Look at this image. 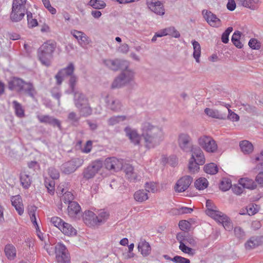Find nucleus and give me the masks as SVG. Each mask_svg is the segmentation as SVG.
<instances>
[{
    "label": "nucleus",
    "instance_id": "nucleus-26",
    "mask_svg": "<svg viewBox=\"0 0 263 263\" xmlns=\"http://www.w3.org/2000/svg\"><path fill=\"white\" fill-rule=\"evenodd\" d=\"M138 251L144 256H148L151 253V247L145 239H141L138 245Z\"/></svg>",
    "mask_w": 263,
    "mask_h": 263
},
{
    "label": "nucleus",
    "instance_id": "nucleus-13",
    "mask_svg": "<svg viewBox=\"0 0 263 263\" xmlns=\"http://www.w3.org/2000/svg\"><path fill=\"white\" fill-rule=\"evenodd\" d=\"M74 70V66L72 63H69L66 67L61 69L55 76L57 84L61 85L66 77L73 75Z\"/></svg>",
    "mask_w": 263,
    "mask_h": 263
},
{
    "label": "nucleus",
    "instance_id": "nucleus-30",
    "mask_svg": "<svg viewBox=\"0 0 263 263\" xmlns=\"http://www.w3.org/2000/svg\"><path fill=\"white\" fill-rule=\"evenodd\" d=\"M214 220L221 223L226 230L230 231L233 229V227L232 222L230 221L227 216L223 213H221V214L219 215Z\"/></svg>",
    "mask_w": 263,
    "mask_h": 263
},
{
    "label": "nucleus",
    "instance_id": "nucleus-64",
    "mask_svg": "<svg viewBox=\"0 0 263 263\" xmlns=\"http://www.w3.org/2000/svg\"><path fill=\"white\" fill-rule=\"evenodd\" d=\"M255 181L260 187H263V171L260 172L256 175Z\"/></svg>",
    "mask_w": 263,
    "mask_h": 263
},
{
    "label": "nucleus",
    "instance_id": "nucleus-28",
    "mask_svg": "<svg viewBox=\"0 0 263 263\" xmlns=\"http://www.w3.org/2000/svg\"><path fill=\"white\" fill-rule=\"evenodd\" d=\"M97 215L92 211H86L83 215V219L85 223L89 226H96Z\"/></svg>",
    "mask_w": 263,
    "mask_h": 263
},
{
    "label": "nucleus",
    "instance_id": "nucleus-12",
    "mask_svg": "<svg viewBox=\"0 0 263 263\" xmlns=\"http://www.w3.org/2000/svg\"><path fill=\"white\" fill-rule=\"evenodd\" d=\"M102 166L101 161H95L85 169L83 172V177L86 179L93 178L95 175L100 171Z\"/></svg>",
    "mask_w": 263,
    "mask_h": 263
},
{
    "label": "nucleus",
    "instance_id": "nucleus-17",
    "mask_svg": "<svg viewBox=\"0 0 263 263\" xmlns=\"http://www.w3.org/2000/svg\"><path fill=\"white\" fill-rule=\"evenodd\" d=\"M148 8L156 14L163 15L165 10L162 3L158 0H146Z\"/></svg>",
    "mask_w": 263,
    "mask_h": 263
},
{
    "label": "nucleus",
    "instance_id": "nucleus-57",
    "mask_svg": "<svg viewBox=\"0 0 263 263\" xmlns=\"http://www.w3.org/2000/svg\"><path fill=\"white\" fill-rule=\"evenodd\" d=\"M249 45L253 49L258 50L261 47V44L256 39H251L249 42Z\"/></svg>",
    "mask_w": 263,
    "mask_h": 263
},
{
    "label": "nucleus",
    "instance_id": "nucleus-41",
    "mask_svg": "<svg viewBox=\"0 0 263 263\" xmlns=\"http://www.w3.org/2000/svg\"><path fill=\"white\" fill-rule=\"evenodd\" d=\"M237 3L246 8L251 10H254L255 7L254 4L258 2V0H236Z\"/></svg>",
    "mask_w": 263,
    "mask_h": 263
},
{
    "label": "nucleus",
    "instance_id": "nucleus-10",
    "mask_svg": "<svg viewBox=\"0 0 263 263\" xmlns=\"http://www.w3.org/2000/svg\"><path fill=\"white\" fill-rule=\"evenodd\" d=\"M202 14L206 23L211 27L219 28L222 26V22L216 14L208 10H203Z\"/></svg>",
    "mask_w": 263,
    "mask_h": 263
},
{
    "label": "nucleus",
    "instance_id": "nucleus-61",
    "mask_svg": "<svg viewBox=\"0 0 263 263\" xmlns=\"http://www.w3.org/2000/svg\"><path fill=\"white\" fill-rule=\"evenodd\" d=\"M257 205H250L247 208V212L249 215H253L258 212Z\"/></svg>",
    "mask_w": 263,
    "mask_h": 263
},
{
    "label": "nucleus",
    "instance_id": "nucleus-29",
    "mask_svg": "<svg viewBox=\"0 0 263 263\" xmlns=\"http://www.w3.org/2000/svg\"><path fill=\"white\" fill-rule=\"evenodd\" d=\"M105 102L107 104L108 107L113 111H118L121 109V103L120 101L117 99L106 96Z\"/></svg>",
    "mask_w": 263,
    "mask_h": 263
},
{
    "label": "nucleus",
    "instance_id": "nucleus-19",
    "mask_svg": "<svg viewBox=\"0 0 263 263\" xmlns=\"http://www.w3.org/2000/svg\"><path fill=\"white\" fill-rule=\"evenodd\" d=\"M191 138L185 133H181L178 136V143L179 147L184 152H188L192 147L190 146Z\"/></svg>",
    "mask_w": 263,
    "mask_h": 263
},
{
    "label": "nucleus",
    "instance_id": "nucleus-46",
    "mask_svg": "<svg viewBox=\"0 0 263 263\" xmlns=\"http://www.w3.org/2000/svg\"><path fill=\"white\" fill-rule=\"evenodd\" d=\"M109 217V214L105 211L101 212L98 216H97L96 225H100L104 223Z\"/></svg>",
    "mask_w": 263,
    "mask_h": 263
},
{
    "label": "nucleus",
    "instance_id": "nucleus-60",
    "mask_svg": "<svg viewBox=\"0 0 263 263\" xmlns=\"http://www.w3.org/2000/svg\"><path fill=\"white\" fill-rule=\"evenodd\" d=\"M172 261L175 263H190L189 259L178 255L172 258Z\"/></svg>",
    "mask_w": 263,
    "mask_h": 263
},
{
    "label": "nucleus",
    "instance_id": "nucleus-38",
    "mask_svg": "<svg viewBox=\"0 0 263 263\" xmlns=\"http://www.w3.org/2000/svg\"><path fill=\"white\" fill-rule=\"evenodd\" d=\"M192 44L193 47V57L195 59L197 63H200V57L201 55V46L199 43L193 40L192 41Z\"/></svg>",
    "mask_w": 263,
    "mask_h": 263
},
{
    "label": "nucleus",
    "instance_id": "nucleus-32",
    "mask_svg": "<svg viewBox=\"0 0 263 263\" xmlns=\"http://www.w3.org/2000/svg\"><path fill=\"white\" fill-rule=\"evenodd\" d=\"M60 230L63 234L67 236H74L77 234L76 229L71 224L65 221L62 227H60Z\"/></svg>",
    "mask_w": 263,
    "mask_h": 263
},
{
    "label": "nucleus",
    "instance_id": "nucleus-54",
    "mask_svg": "<svg viewBox=\"0 0 263 263\" xmlns=\"http://www.w3.org/2000/svg\"><path fill=\"white\" fill-rule=\"evenodd\" d=\"M51 223L55 227L60 230V227H62L63 223L64 221L60 217H53L50 218Z\"/></svg>",
    "mask_w": 263,
    "mask_h": 263
},
{
    "label": "nucleus",
    "instance_id": "nucleus-11",
    "mask_svg": "<svg viewBox=\"0 0 263 263\" xmlns=\"http://www.w3.org/2000/svg\"><path fill=\"white\" fill-rule=\"evenodd\" d=\"M83 163V160L76 158L65 163L62 166V170L65 174H70L74 172L78 167Z\"/></svg>",
    "mask_w": 263,
    "mask_h": 263
},
{
    "label": "nucleus",
    "instance_id": "nucleus-63",
    "mask_svg": "<svg viewBox=\"0 0 263 263\" xmlns=\"http://www.w3.org/2000/svg\"><path fill=\"white\" fill-rule=\"evenodd\" d=\"M48 174L53 179H57L59 177V171L54 168L50 167L48 170Z\"/></svg>",
    "mask_w": 263,
    "mask_h": 263
},
{
    "label": "nucleus",
    "instance_id": "nucleus-31",
    "mask_svg": "<svg viewBox=\"0 0 263 263\" xmlns=\"http://www.w3.org/2000/svg\"><path fill=\"white\" fill-rule=\"evenodd\" d=\"M74 103L77 107H80L81 106L89 103L88 99L86 96L81 92L77 91L74 92Z\"/></svg>",
    "mask_w": 263,
    "mask_h": 263
},
{
    "label": "nucleus",
    "instance_id": "nucleus-43",
    "mask_svg": "<svg viewBox=\"0 0 263 263\" xmlns=\"http://www.w3.org/2000/svg\"><path fill=\"white\" fill-rule=\"evenodd\" d=\"M200 164L198 163L193 158H190L189 161L188 169L192 173H195L199 170Z\"/></svg>",
    "mask_w": 263,
    "mask_h": 263
},
{
    "label": "nucleus",
    "instance_id": "nucleus-24",
    "mask_svg": "<svg viewBox=\"0 0 263 263\" xmlns=\"http://www.w3.org/2000/svg\"><path fill=\"white\" fill-rule=\"evenodd\" d=\"M263 244V237H252L250 238L245 244V248L251 250Z\"/></svg>",
    "mask_w": 263,
    "mask_h": 263
},
{
    "label": "nucleus",
    "instance_id": "nucleus-8",
    "mask_svg": "<svg viewBox=\"0 0 263 263\" xmlns=\"http://www.w3.org/2000/svg\"><path fill=\"white\" fill-rule=\"evenodd\" d=\"M199 145L205 151L210 153H214L217 151L218 146L216 142L211 136L202 135L198 139Z\"/></svg>",
    "mask_w": 263,
    "mask_h": 263
},
{
    "label": "nucleus",
    "instance_id": "nucleus-33",
    "mask_svg": "<svg viewBox=\"0 0 263 263\" xmlns=\"http://www.w3.org/2000/svg\"><path fill=\"white\" fill-rule=\"evenodd\" d=\"M12 205L15 208L20 215L24 213V206L22 203V199L20 195L13 196L11 199Z\"/></svg>",
    "mask_w": 263,
    "mask_h": 263
},
{
    "label": "nucleus",
    "instance_id": "nucleus-25",
    "mask_svg": "<svg viewBox=\"0 0 263 263\" xmlns=\"http://www.w3.org/2000/svg\"><path fill=\"white\" fill-rule=\"evenodd\" d=\"M204 112L208 116L213 118L224 120L227 117L226 112H223L216 109L206 108L204 109Z\"/></svg>",
    "mask_w": 263,
    "mask_h": 263
},
{
    "label": "nucleus",
    "instance_id": "nucleus-52",
    "mask_svg": "<svg viewBox=\"0 0 263 263\" xmlns=\"http://www.w3.org/2000/svg\"><path fill=\"white\" fill-rule=\"evenodd\" d=\"M232 186L231 182L229 179H223L220 184L219 187L223 191H227Z\"/></svg>",
    "mask_w": 263,
    "mask_h": 263
},
{
    "label": "nucleus",
    "instance_id": "nucleus-56",
    "mask_svg": "<svg viewBox=\"0 0 263 263\" xmlns=\"http://www.w3.org/2000/svg\"><path fill=\"white\" fill-rule=\"evenodd\" d=\"M251 161L253 163L256 164L258 162H263V149L260 151L259 153L252 157L251 158Z\"/></svg>",
    "mask_w": 263,
    "mask_h": 263
},
{
    "label": "nucleus",
    "instance_id": "nucleus-2",
    "mask_svg": "<svg viewBox=\"0 0 263 263\" xmlns=\"http://www.w3.org/2000/svg\"><path fill=\"white\" fill-rule=\"evenodd\" d=\"M125 68L122 69L120 74L113 81L111 87L112 89L120 88L130 84L134 82L136 72L133 69L129 68L127 64L124 65Z\"/></svg>",
    "mask_w": 263,
    "mask_h": 263
},
{
    "label": "nucleus",
    "instance_id": "nucleus-5",
    "mask_svg": "<svg viewBox=\"0 0 263 263\" xmlns=\"http://www.w3.org/2000/svg\"><path fill=\"white\" fill-rule=\"evenodd\" d=\"M8 88L11 90H15L20 93H25L32 97L34 89L32 84L25 82L20 78H12L8 82Z\"/></svg>",
    "mask_w": 263,
    "mask_h": 263
},
{
    "label": "nucleus",
    "instance_id": "nucleus-6",
    "mask_svg": "<svg viewBox=\"0 0 263 263\" xmlns=\"http://www.w3.org/2000/svg\"><path fill=\"white\" fill-rule=\"evenodd\" d=\"M46 249L49 255H56L58 263H70L68 253L66 247L61 243H58L54 248L52 246H45Z\"/></svg>",
    "mask_w": 263,
    "mask_h": 263
},
{
    "label": "nucleus",
    "instance_id": "nucleus-21",
    "mask_svg": "<svg viewBox=\"0 0 263 263\" xmlns=\"http://www.w3.org/2000/svg\"><path fill=\"white\" fill-rule=\"evenodd\" d=\"M191 157L195 159V161L201 165L204 164L205 158L202 149L197 146L192 147L191 148Z\"/></svg>",
    "mask_w": 263,
    "mask_h": 263
},
{
    "label": "nucleus",
    "instance_id": "nucleus-1",
    "mask_svg": "<svg viewBox=\"0 0 263 263\" xmlns=\"http://www.w3.org/2000/svg\"><path fill=\"white\" fill-rule=\"evenodd\" d=\"M141 135L137 130L129 126L124 128L126 137L131 143L135 145L140 144L141 137L144 140V145L147 149H151L158 146L163 140L164 132L162 126L154 124L153 121L146 117L142 122L140 126Z\"/></svg>",
    "mask_w": 263,
    "mask_h": 263
},
{
    "label": "nucleus",
    "instance_id": "nucleus-45",
    "mask_svg": "<svg viewBox=\"0 0 263 263\" xmlns=\"http://www.w3.org/2000/svg\"><path fill=\"white\" fill-rule=\"evenodd\" d=\"M12 104L16 115L20 118L24 117L25 116L24 109L21 104L16 101H13Z\"/></svg>",
    "mask_w": 263,
    "mask_h": 263
},
{
    "label": "nucleus",
    "instance_id": "nucleus-55",
    "mask_svg": "<svg viewBox=\"0 0 263 263\" xmlns=\"http://www.w3.org/2000/svg\"><path fill=\"white\" fill-rule=\"evenodd\" d=\"M45 184V186L47 189L48 193L51 195L53 194L54 192V181L53 180H46Z\"/></svg>",
    "mask_w": 263,
    "mask_h": 263
},
{
    "label": "nucleus",
    "instance_id": "nucleus-22",
    "mask_svg": "<svg viewBox=\"0 0 263 263\" xmlns=\"http://www.w3.org/2000/svg\"><path fill=\"white\" fill-rule=\"evenodd\" d=\"M124 171L126 176L130 181L136 182L140 180L141 176L134 171L133 167L130 164L124 166Z\"/></svg>",
    "mask_w": 263,
    "mask_h": 263
},
{
    "label": "nucleus",
    "instance_id": "nucleus-18",
    "mask_svg": "<svg viewBox=\"0 0 263 263\" xmlns=\"http://www.w3.org/2000/svg\"><path fill=\"white\" fill-rule=\"evenodd\" d=\"M193 181V178L189 176H185L177 181L174 187L177 192H183L186 190Z\"/></svg>",
    "mask_w": 263,
    "mask_h": 263
},
{
    "label": "nucleus",
    "instance_id": "nucleus-15",
    "mask_svg": "<svg viewBox=\"0 0 263 263\" xmlns=\"http://www.w3.org/2000/svg\"><path fill=\"white\" fill-rule=\"evenodd\" d=\"M68 216L73 219H80L82 216V211L80 205L77 202L69 203L67 208Z\"/></svg>",
    "mask_w": 263,
    "mask_h": 263
},
{
    "label": "nucleus",
    "instance_id": "nucleus-36",
    "mask_svg": "<svg viewBox=\"0 0 263 263\" xmlns=\"http://www.w3.org/2000/svg\"><path fill=\"white\" fill-rule=\"evenodd\" d=\"M134 197L135 200L139 202H144L148 199V194L144 190L137 191L134 195Z\"/></svg>",
    "mask_w": 263,
    "mask_h": 263
},
{
    "label": "nucleus",
    "instance_id": "nucleus-35",
    "mask_svg": "<svg viewBox=\"0 0 263 263\" xmlns=\"http://www.w3.org/2000/svg\"><path fill=\"white\" fill-rule=\"evenodd\" d=\"M239 184L243 188L248 189H254L256 187V184L252 179L244 178L239 180Z\"/></svg>",
    "mask_w": 263,
    "mask_h": 263
},
{
    "label": "nucleus",
    "instance_id": "nucleus-48",
    "mask_svg": "<svg viewBox=\"0 0 263 263\" xmlns=\"http://www.w3.org/2000/svg\"><path fill=\"white\" fill-rule=\"evenodd\" d=\"M126 119L127 118L125 116H113L108 119V123L110 125H114L125 121Z\"/></svg>",
    "mask_w": 263,
    "mask_h": 263
},
{
    "label": "nucleus",
    "instance_id": "nucleus-23",
    "mask_svg": "<svg viewBox=\"0 0 263 263\" xmlns=\"http://www.w3.org/2000/svg\"><path fill=\"white\" fill-rule=\"evenodd\" d=\"M37 118L40 122L42 123L48 124L53 126H57L58 127H61L60 121L58 119L49 115H39L37 116Z\"/></svg>",
    "mask_w": 263,
    "mask_h": 263
},
{
    "label": "nucleus",
    "instance_id": "nucleus-58",
    "mask_svg": "<svg viewBox=\"0 0 263 263\" xmlns=\"http://www.w3.org/2000/svg\"><path fill=\"white\" fill-rule=\"evenodd\" d=\"M232 27H228L225 31L222 33L221 36L222 42L224 43H227L229 42V36L230 33L232 31Z\"/></svg>",
    "mask_w": 263,
    "mask_h": 263
},
{
    "label": "nucleus",
    "instance_id": "nucleus-3",
    "mask_svg": "<svg viewBox=\"0 0 263 263\" xmlns=\"http://www.w3.org/2000/svg\"><path fill=\"white\" fill-rule=\"evenodd\" d=\"M177 239L179 242V249L184 253L193 256L195 252L190 247H194L197 243L196 238L189 233H180L177 235Z\"/></svg>",
    "mask_w": 263,
    "mask_h": 263
},
{
    "label": "nucleus",
    "instance_id": "nucleus-14",
    "mask_svg": "<svg viewBox=\"0 0 263 263\" xmlns=\"http://www.w3.org/2000/svg\"><path fill=\"white\" fill-rule=\"evenodd\" d=\"M104 165L106 169L109 171L117 172L123 166V160L116 157H109L105 159Z\"/></svg>",
    "mask_w": 263,
    "mask_h": 263
},
{
    "label": "nucleus",
    "instance_id": "nucleus-47",
    "mask_svg": "<svg viewBox=\"0 0 263 263\" xmlns=\"http://www.w3.org/2000/svg\"><path fill=\"white\" fill-rule=\"evenodd\" d=\"M88 5L94 9H101L105 7V3L101 0H90Z\"/></svg>",
    "mask_w": 263,
    "mask_h": 263
},
{
    "label": "nucleus",
    "instance_id": "nucleus-49",
    "mask_svg": "<svg viewBox=\"0 0 263 263\" xmlns=\"http://www.w3.org/2000/svg\"><path fill=\"white\" fill-rule=\"evenodd\" d=\"M240 37V32L239 31L235 32L232 37V43L238 48H241L243 46V45L239 41Z\"/></svg>",
    "mask_w": 263,
    "mask_h": 263
},
{
    "label": "nucleus",
    "instance_id": "nucleus-37",
    "mask_svg": "<svg viewBox=\"0 0 263 263\" xmlns=\"http://www.w3.org/2000/svg\"><path fill=\"white\" fill-rule=\"evenodd\" d=\"M5 255L9 260L14 259L16 255V250L12 245H7L5 247Z\"/></svg>",
    "mask_w": 263,
    "mask_h": 263
},
{
    "label": "nucleus",
    "instance_id": "nucleus-9",
    "mask_svg": "<svg viewBox=\"0 0 263 263\" xmlns=\"http://www.w3.org/2000/svg\"><path fill=\"white\" fill-rule=\"evenodd\" d=\"M70 34L77 40L78 44L83 48L91 46L92 41L84 32L77 30H72Z\"/></svg>",
    "mask_w": 263,
    "mask_h": 263
},
{
    "label": "nucleus",
    "instance_id": "nucleus-16",
    "mask_svg": "<svg viewBox=\"0 0 263 263\" xmlns=\"http://www.w3.org/2000/svg\"><path fill=\"white\" fill-rule=\"evenodd\" d=\"M65 185L67 186L68 184L66 183L61 184L57 189V193L59 195H62L61 196V200L65 203L69 204L70 202H72L74 196L70 192L67 191Z\"/></svg>",
    "mask_w": 263,
    "mask_h": 263
},
{
    "label": "nucleus",
    "instance_id": "nucleus-51",
    "mask_svg": "<svg viewBox=\"0 0 263 263\" xmlns=\"http://www.w3.org/2000/svg\"><path fill=\"white\" fill-rule=\"evenodd\" d=\"M166 35H171L175 38L180 37L179 32L174 27H169L164 28Z\"/></svg>",
    "mask_w": 263,
    "mask_h": 263
},
{
    "label": "nucleus",
    "instance_id": "nucleus-39",
    "mask_svg": "<svg viewBox=\"0 0 263 263\" xmlns=\"http://www.w3.org/2000/svg\"><path fill=\"white\" fill-rule=\"evenodd\" d=\"M77 108H78L81 116L86 117L92 114V110L89 103Z\"/></svg>",
    "mask_w": 263,
    "mask_h": 263
},
{
    "label": "nucleus",
    "instance_id": "nucleus-34",
    "mask_svg": "<svg viewBox=\"0 0 263 263\" xmlns=\"http://www.w3.org/2000/svg\"><path fill=\"white\" fill-rule=\"evenodd\" d=\"M239 147L242 153L245 155L251 154L254 150L253 144L248 140H242L239 142Z\"/></svg>",
    "mask_w": 263,
    "mask_h": 263
},
{
    "label": "nucleus",
    "instance_id": "nucleus-53",
    "mask_svg": "<svg viewBox=\"0 0 263 263\" xmlns=\"http://www.w3.org/2000/svg\"><path fill=\"white\" fill-rule=\"evenodd\" d=\"M145 191L146 192L155 193L157 192L158 187L156 183L153 182H147L145 184Z\"/></svg>",
    "mask_w": 263,
    "mask_h": 263
},
{
    "label": "nucleus",
    "instance_id": "nucleus-40",
    "mask_svg": "<svg viewBox=\"0 0 263 263\" xmlns=\"http://www.w3.org/2000/svg\"><path fill=\"white\" fill-rule=\"evenodd\" d=\"M20 181L24 188L28 189L31 184L30 177L25 172H22L20 174Z\"/></svg>",
    "mask_w": 263,
    "mask_h": 263
},
{
    "label": "nucleus",
    "instance_id": "nucleus-27",
    "mask_svg": "<svg viewBox=\"0 0 263 263\" xmlns=\"http://www.w3.org/2000/svg\"><path fill=\"white\" fill-rule=\"evenodd\" d=\"M206 206L207 208L206 214L214 219H216L222 213L218 210L217 207L213 204L211 200L206 201Z\"/></svg>",
    "mask_w": 263,
    "mask_h": 263
},
{
    "label": "nucleus",
    "instance_id": "nucleus-20",
    "mask_svg": "<svg viewBox=\"0 0 263 263\" xmlns=\"http://www.w3.org/2000/svg\"><path fill=\"white\" fill-rule=\"evenodd\" d=\"M102 62L105 66L115 71L118 70L119 68L122 69L123 66L127 64L126 61L119 59H104Z\"/></svg>",
    "mask_w": 263,
    "mask_h": 263
},
{
    "label": "nucleus",
    "instance_id": "nucleus-59",
    "mask_svg": "<svg viewBox=\"0 0 263 263\" xmlns=\"http://www.w3.org/2000/svg\"><path fill=\"white\" fill-rule=\"evenodd\" d=\"M29 215L30 217V219H31L33 226H34L35 229H36V231L37 232L39 230V226L36 221V218L35 217V211H34V210H33L32 211H30L29 212Z\"/></svg>",
    "mask_w": 263,
    "mask_h": 263
},
{
    "label": "nucleus",
    "instance_id": "nucleus-62",
    "mask_svg": "<svg viewBox=\"0 0 263 263\" xmlns=\"http://www.w3.org/2000/svg\"><path fill=\"white\" fill-rule=\"evenodd\" d=\"M227 117L228 119L232 121H238L239 120V116L232 111L231 109H229V114Z\"/></svg>",
    "mask_w": 263,
    "mask_h": 263
},
{
    "label": "nucleus",
    "instance_id": "nucleus-7",
    "mask_svg": "<svg viewBox=\"0 0 263 263\" xmlns=\"http://www.w3.org/2000/svg\"><path fill=\"white\" fill-rule=\"evenodd\" d=\"M55 49L54 44L45 43L39 48L38 57L42 64L49 66L52 59V53Z\"/></svg>",
    "mask_w": 263,
    "mask_h": 263
},
{
    "label": "nucleus",
    "instance_id": "nucleus-50",
    "mask_svg": "<svg viewBox=\"0 0 263 263\" xmlns=\"http://www.w3.org/2000/svg\"><path fill=\"white\" fill-rule=\"evenodd\" d=\"M81 116L77 114L76 112L74 111H71L69 113L68 115V120L71 122L72 124L76 125L78 123Z\"/></svg>",
    "mask_w": 263,
    "mask_h": 263
},
{
    "label": "nucleus",
    "instance_id": "nucleus-42",
    "mask_svg": "<svg viewBox=\"0 0 263 263\" xmlns=\"http://www.w3.org/2000/svg\"><path fill=\"white\" fill-rule=\"evenodd\" d=\"M209 184L207 179L203 177L198 178L195 182L196 188L199 190H203L206 189Z\"/></svg>",
    "mask_w": 263,
    "mask_h": 263
},
{
    "label": "nucleus",
    "instance_id": "nucleus-44",
    "mask_svg": "<svg viewBox=\"0 0 263 263\" xmlns=\"http://www.w3.org/2000/svg\"><path fill=\"white\" fill-rule=\"evenodd\" d=\"M204 171L207 174L214 175L218 172V168L214 163H210L204 165Z\"/></svg>",
    "mask_w": 263,
    "mask_h": 263
},
{
    "label": "nucleus",
    "instance_id": "nucleus-4",
    "mask_svg": "<svg viewBox=\"0 0 263 263\" xmlns=\"http://www.w3.org/2000/svg\"><path fill=\"white\" fill-rule=\"evenodd\" d=\"M27 0H13L10 20L13 23L22 21L27 12Z\"/></svg>",
    "mask_w": 263,
    "mask_h": 263
}]
</instances>
